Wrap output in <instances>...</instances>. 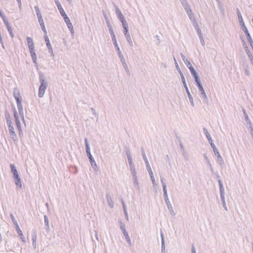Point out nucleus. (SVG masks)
Masks as SVG:
<instances>
[{"mask_svg": "<svg viewBox=\"0 0 253 253\" xmlns=\"http://www.w3.org/2000/svg\"><path fill=\"white\" fill-rule=\"evenodd\" d=\"M10 167L11 169V172L13 173L15 179V184L19 187H21L22 184L21 183V180L19 177L18 171H17L15 166L13 164H10Z\"/></svg>", "mask_w": 253, "mask_h": 253, "instance_id": "obj_1", "label": "nucleus"}, {"mask_svg": "<svg viewBox=\"0 0 253 253\" xmlns=\"http://www.w3.org/2000/svg\"><path fill=\"white\" fill-rule=\"evenodd\" d=\"M14 96L16 100L17 107L19 111H22V98L20 95V91L18 89H15L14 90Z\"/></svg>", "mask_w": 253, "mask_h": 253, "instance_id": "obj_2", "label": "nucleus"}, {"mask_svg": "<svg viewBox=\"0 0 253 253\" xmlns=\"http://www.w3.org/2000/svg\"><path fill=\"white\" fill-rule=\"evenodd\" d=\"M7 125L8 126V129H9L11 136L13 139H15L16 137V133H15V131L14 129L13 124L10 120H9L8 119L7 120Z\"/></svg>", "mask_w": 253, "mask_h": 253, "instance_id": "obj_3", "label": "nucleus"}, {"mask_svg": "<svg viewBox=\"0 0 253 253\" xmlns=\"http://www.w3.org/2000/svg\"><path fill=\"white\" fill-rule=\"evenodd\" d=\"M46 88V85L44 83V81L42 80V82H41V84L39 88L38 95L40 97H43V96L44 94Z\"/></svg>", "mask_w": 253, "mask_h": 253, "instance_id": "obj_4", "label": "nucleus"}, {"mask_svg": "<svg viewBox=\"0 0 253 253\" xmlns=\"http://www.w3.org/2000/svg\"><path fill=\"white\" fill-rule=\"evenodd\" d=\"M64 18V21L65 22H66V23L67 24V26L68 27V28L71 31H73V26L72 25V23L70 21V19L69 18V17H68V16L67 15L66 16L63 17Z\"/></svg>", "mask_w": 253, "mask_h": 253, "instance_id": "obj_5", "label": "nucleus"}, {"mask_svg": "<svg viewBox=\"0 0 253 253\" xmlns=\"http://www.w3.org/2000/svg\"><path fill=\"white\" fill-rule=\"evenodd\" d=\"M27 41L29 50L34 49L35 47L32 38L31 37H27Z\"/></svg>", "mask_w": 253, "mask_h": 253, "instance_id": "obj_6", "label": "nucleus"}, {"mask_svg": "<svg viewBox=\"0 0 253 253\" xmlns=\"http://www.w3.org/2000/svg\"><path fill=\"white\" fill-rule=\"evenodd\" d=\"M57 6L58 7V9L61 14V15L63 17H65L67 16V14H66L65 12L64 11V9H63L60 3L58 1L56 2Z\"/></svg>", "mask_w": 253, "mask_h": 253, "instance_id": "obj_7", "label": "nucleus"}, {"mask_svg": "<svg viewBox=\"0 0 253 253\" xmlns=\"http://www.w3.org/2000/svg\"><path fill=\"white\" fill-rule=\"evenodd\" d=\"M39 22L40 24V25L42 27V31L43 32H44L45 33H46V29H45V25H44V22H43V20L42 18V15H39Z\"/></svg>", "mask_w": 253, "mask_h": 253, "instance_id": "obj_8", "label": "nucleus"}, {"mask_svg": "<svg viewBox=\"0 0 253 253\" xmlns=\"http://www.w3.org/2000/svg\"><path fill=\"white\" fill-rule=\"evenodd\" d=\"M243 30H244V32H245V33L246 34V35L247 36V38L249 42L250 43L253 42V40L251 38V36L250 33H249V32L248 31L247 28L246 27H245L243 29Z\"/></svg>", "mask_w": 253, "mask_h": 253, "instance_id": "obj_9", "label": "nucleus"}, {"mask_svg": "<svg viewBox=\"0 0 253 253\" xmlns=\"http://www.w3.org/2000/svg\"><path fill=\"white\" fill-rule=\"evenodd\" d=\"M31 54L32 60L34 63H36L37 61V56L35 51V49L29 50Z\"/></svg>", "mask_w": 253, "mask_h": 253, "instance_id": "obj_10", "label": "nucleus"}, {"mask_svg": "<svg viewBox=\"0 0 253 253\" xmlns=\"http://www.w3.org/2000/svg\"><path fill=\"white\" fill-rule=\"evenodd\" d=\"M14 117L15 118V121H16V124L17 127V128H18V130L19 131H21V127L20 123V122H19V121L18 120V116H17L16 112L14 113Z\"/></svg>", "mask_w": 253, "mask_h": 253, "instance_id": "obj_11", "label": "nucleus"}, {"mask_svg": "<svg viewBox=\"0 0 253 253\" xmlns=\"http://www.w3.org/2000/svg\"><path fill=\"white\" fill-rule=\"evenodd\" d=\"M16 231L19 235V236L20 237L21 239H22L23 240H24V237L22 233V230L20 229L18 224L16 223Z\"/></svg>", "mask_w": 253, "mask_h": 253, "instance_id": "obj_12", "label": "nucleus"}, {"mask_svg": "<svg viewBox=\"0 0 253 253\" xmlns=\"http://www.w3.org/2000/svg\"><path fill=\"white\" fill-rule=\"evenodd\" d=\"M190 72H191V74L193 75V76H194V77L195 78V82H198V80H199V77L198 76V74L197 73L195 70V69L191 70V71Z\"/></svg>", "mask_w": 253, "mask_h": 253, "instance_id": "obj_13", "label": "nucleus"}, {"mask_svg": "<svg viewBox=\"0 0 253 253\" xmlns=\"http://www.w3.org/2000/svg\"><path fill=\"white\" fill-rule=\"evenodd\" d=\"M196 82V83H197V84L198 87H199V90H200V91L203 90V89H204V88H203V86H202V84H201V83H200V80H198V82Z\"/></svg>", "mask_w": 253, "mask_h": 253, "instance_id": "obj_14", "label": "nucleus"}, {"mask_svg": "<svg viewBox=\"0 0 253 253\" xmlns=\"http://www.w3.org/2000/svg\"><path fill=\"white\" fill-rule=\"evenodd\" d=\"M181 78H182V82H183L184 87L186 88V89H188L187 84H186V83L185 82V78L183 75H181Z\"/></svg>", "mask_w": 253, "mask_h": 253, "instance_id": "obj_15", "label": "nucleus"}, {"mask_svg": "<svg viewBox=\"0 0 253 253\" xmlns=\"http://www.w3.org/2000/svg\"><path fill=\"white\" fill-rule=\"evenodd\" d=\"M7 29H8V31H9V32L10 35L11 36V37H13L14 36V35L12 33V28L11 27H10L9 26H7Z\"/></svg>", "mask_w": 253, "mask_h": 253, "instance_id": "obj_16", "label": "nucleus"}, {"mask_svg": "<svg viewBox=\"0 0 253 253\" xmlns=\"http://www.w3.org/2000/svg\"><path fill=\"white\" fill-rule=\"evenodd\" d=\"M35 9H36V13H37V16H38V18H39V15H42L41 14V12H40V11L39 10V8H38V6H35Z\"/></svg>", "mask_w": 253, "mask_h": 253, "instance_id": "obj_17", "label": "nucleus"}, {"mask_svg": "<svg viewBox=\"0 0 253 253\" xmlns=\"http://www.w3.org/2000/svg\"><path fill=\"white\" fill-rule=\"evenodd\" d=\"M122 22H123V27H124V28L125 29V34H126L128 32L127 27H125V25L124 24V22L123 21H122Z\"/></svg>", "mask_w": 253, "mask_h": 253, "instance_id": "obj_18", "label": "nucleus"}, {"mask_svg": "<svg viewBox=\"0 0 253 253\" xmlns=\"http://www.w3.org/2000/svg\"><path fill=\"white\" fill-rule=\"evenodd\" d=\"M45 41L46 42V44H47V46H50L51 45L50 43H49V41L48 39H46Z\"/></svg>", "mask_w": 253, "mask_h": 253, "instance_id": "obj_19", "label": "nucleus"}, {"mask_svg": "<svg viewBox=\"0 0 253 253\" xmlns=\"http://www.w3.org/2000/svg\"><path fill=\"white\" fill-rule=\"evenodd\" d=\"M202 94H203L206 97V93L205 92V90L204 89H203V90L200 91Z\"/></svg>", "mask_w": 253, "mask_h": 253, "instance_id": "obj_20", "label": "nucleus"}, {"mask_svg": "<svg viewBox=\"0 0 253 253\" xmlns=\"http://www.w3.org/2000/svg\"><path fill=\"white\" fill-rule=\"evenodd\" d=\"M111 35H113V37L114 38H115V35H114V32H113V30H112V29H111Z\"/></svg>", "mask_w": 253, "mask_h": 253, "instance_id": "obj_21", "label": "nucleus"}, {"mask_svg": "<svg viewBox=\"0 0 253 253\" xmlns=\"http://www.w3.org/2000/svg\"><path fill=\"white\" fill-rule=\"evenodd\" d=\"M192 253H196L195 249H192Z\"/></svg>", "mask_w": 253, "mask_h": 253, "instance_id": "obj_22", "label": "nucleus"}, {"mask_svg": "<svg viewBox=\"0 0 253 253\" xmlns=\"http://www.w3.org/2000/svg\"><path fill=\"white\" fill-rule=\"evenodd\" d=\"M189 69H190V71H191V70H193V69H194V68H193L192 66H190V67H189Z\"/></svg>", "mask_w": 253, "mask_h": 253, "instance_id": "obj_23", "label": "nucleus"}, {"mask_svg": "<svg viewBox=\"0 0 253 253\" xmlns=\"http://www.w3.org/2000/svg\"><path fill=\"white\" fill-rule=\"evenodd\" d=\"M124 25H125V27H127V25H126V23H124Z\"/></svg>", "mask_w": 253, "mask_h": 253, "instance_id": "obj_24", "label": "nucleus"}, {"mask_svg": "<svg viewBox=\"0 0 253 253\" xmlns=\"http://www.w3.org/2000/svg\"><path fill=\"white\" fill-rule=\"evenodd\" d=\"M251 43V46L253 45V44H252V43H253V42H251V43Z\"/></svg>", "mask_w": 253, "mask_h": 253, "instance_id": "obj_25", "label": "nucleus"}]
</instances>
